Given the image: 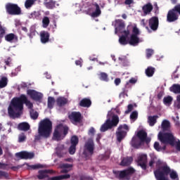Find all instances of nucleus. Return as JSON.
<instances>
[{"label": "nucleus", "instance_id": "obj_33", "mask_svg": "<svg viewBox=\"0 0 180 180\" xmlns=\"http://www.w3.org/2000/svg\"><path fill=\"white\" fill-rule=\"evenodd\" d=\"M118 60L120 61V64H122L123 67H128L130 63V62H129V59H127V57L126 56L120 57Z\"/></svg>", "mask_w": 180, "mask_h": 180}, {"label": "nucleus", "instance_id": "obj_63", "mask_svg": "<svg viewBox=\"0 0 180 180\" xmlns=\"http://www.w3.org/2000/svg\"><path fill=\"white\" fill-rule=\"evenodd\" d=\"M0 176H4L5 178H6L8 176V174L6 172L0 170Z\"/></svg>", "mask_w": 180, "mask_h": 180}, {"label": "nucleus", "instance_id": "obj_37", "mask_svg": "<svg viewBox=\"0 0 180 180\" xmlns=\"http://www.w3.org/2000/svg\"><path fill=\"white\" fill-rule=\"evenodd\" d=\"M30 115L31 117V119L33 120H37L39 117V112L37 111H35L34 109L30 110Z\"/></svg>", "mask_w": 180, "mask_h": 180}, {"label": "nucleus", "instance_id": "obj_47", "mask_svg": "<svg viewBox=\"0 0 180 180\" xmlns=\"http://www.w3.org/2000/svg\"><path fill=\"white\" fill-rule=\"evenodd\" d=\"M26 135L25 133H21L18 135V143H24V141H26Z\"/></svg>", "mask_w": 180, "mask_h": 180}, {"label": "nucleus", "instance_id": "obj_2", "mask_svg": "<svg viewBox=\"0 0 180 180\" xmlns=\"http://www.w3.org/2000/svg\"><path fill=\"white\" fill-rule=\"evenodd\" d=\"M53 130V122L50 119L45 118L40 121L38 127V135L34 136L35 141H39L42 139H49L51 136Z\"/></svg>", "mask_w": 180, "mask_h": 180}, {"label": "nucleus", "instance_id": "obj_40", "mask_svg": "<svg viewBox=\"0 0 180 180\" xmlns=\"http://www.w3.org/2000/svg\"><path fill=\"white\" fill-rule=\"evenodd\" d=\"M28 169H40V168H44L43 165L37 164V165H27Z\"/></svg>", "mask_w": 180, "mask_h": 180}, {"label": "nucleus", "instance_id": "obj_46", "mask_svg": "<svg viewBox=\"0 0 180 180\" xmlns=\"http://www.w3.org/2000/svg\"><path fill=\"white\" fill-rule=\"evenodd\" d=\"M172 99L173 98L170 96L165 97L163 98V103H165V105H171L172 103Z\"/></svg>", "mask_w": 180, "mask_h": 180}, {"label": "nucleus", "instance_id": "obj_30", "mask_svg": "<svg viewBox=\"0 0 180 180\" xmlns=\"http://www.w3.org/2000/svg\"><path fill=\"white\" fill-rule=\"evenodd\" d=\"M136 137L144 143V140L146 139V137H147V132L144 130H140L137 132Z\"/></svg>", "mask_w": 180, "mask_h": 180}, {"label": "nucleus", "instance_id": "obj_6", "mask_svg": "<svg viewBox=\"0 0 180 180\" xmlns=\"http://www.w3.org/2000/svg\"><path fill=\"white\" fill-rule=\"evenodd\" d=\"M113 174L117 178V179L123 180L126 179V178H128V176H131V175H133L134 172H136V169L133 167H129L128 169H124V170H113Z\"/></svg>", "mask_w": 180, "mask_h": 180}, {"label": "nucleus", "instance_id": "obj_54", "mask_svg": "<svg viewBox=\"0 0 180 180\" xmlns=\"http://www.w3.org/2000/svg\"><path fill=\"white\" fill-rule=\"evenodd\" d=\"M95 128L91 127L88 131L89 136H91V137H94L95 136Z\"/></svg>", "mask_w": 180, "mask_h": 180}, {"label": "nucleus", "instance_id": "obj_45", "mask_svg": "<svg viewBox=\"0 0 180 180\" xmlns=\"http://www.w3.org/2000/svg\"><path fill=\"white\" fill-rule=\"evenodd\" d=\"M36 0H26L25 3V7L26 9H29L30 8H32V5H34V1Z\"/></svg>", "mask_w": 180, "mask_h": 180}, {"label": "nucleus", "instance_id": "obj_20", "mask_svg": "<svg viewBox=\"0 0 180 180\" xmlns=\"http://www.w3.org/2000/svg\"><path fill=\"white\" fill-rule=\"evenodd\" d=\"M41 43L46 44L50 41V33L47 31H43L40 33Z\"/></svg>", "mask_w": 180, "mask_h": 180}, {"label": "nucleus", "instance_id": "obj_1", "mask_svg": "<svg viewBox=\"0 0 180 180\" xmlns=\"http://www.w3.org/2000/svg\"><path fill=\"white\" fill-rule=\"evenodd\" d=\"M23 105H25L28 109H33V103L27 99V96L21 94L19 97L13 98L8 108V113L11 119H16L20 116V112L23 110Z\"/></svg>", "mask_w": 180, "mask_h": 180}, {"label": "nucleus", "instance_id": "obj_8", "mask_svg": "<svg viewBox=\"0 0 180 180\" xmlns=\"http://www.w3.org/2000/svg\"><path fill=\"white\" fill-rule=\"evenodd\" d=\"M6 11L11 15H22V8L16 4L8 3L6 4Z\"/></svg>", "mask_w": 180, "mask_h": 180}, {"label": "nucleus", "instance_id": "obj_18", "mask_svg": "<svg viewBox=\"0 0 180 180\" xmlns=\"http://www.w3.org/2000/svg\"><path fill=\"white\" fill-rule=\"evenodd\" d=\"M122 126H119L117 131H116L117 140L118 143H122V140L126 137L127 132L124 130H122Z\"/></svg>", "mask_w": 180, "mask_h": 180}, {"label": "nucleus", "instance_id": "obj_50", "mask_svg": "<svg viewBox=\"0 0 180 180\" xmlns=\"http://www.w3.org/2000/svg\"><path fill=\"white\" fill-rule=\"evenodd\" d=\"M146 58H150L153 56V54H154V50L151 49H146Z\"/></svg>", "mask_w": 180, "mask_h": 180}, {"label": "nucleus", "instance_id": "obj_25", "mask_svg": "<svg viewBox=\"0 0 180 180\" xmlns=\"http://www.w3.org/2000/svg\"><path fill=\"white\" fill-rule=\"evenodd\" d=\"M67 103H68V100H67V98H65V97L60 96L58 97L56 99V105L59 108H63V106H65Z\"/></svg>", "mask_w": 180, "mask_h": 180}, {"label": "nucleus", "instance_id": "obj_41", "mask_svg": "<svg viewBox=\"0 0 180 180\" xmlns=\"http://www.w3.org/2000/svg\"><path fill=\"white\" fill-rule=\"evenodd\" d=\"M49 25H50V18L49 17L45 16L42 19V26L44 28L49 27Z\"/></svg>", "mask_w": 180, "mask_h": 180}, {"label": "nucleus", "instance_id": "obj_5", "mask_svg": "<svg viewBox=\"0 0 180 180\" xmlns=\"http://www.w3.org/2000/svg\"><path fill=\"white\" fill-rule=\"evenodd\" d=\"M158 137L162 144H170V146H175V137L172 133L159 132Z\"/></svg>", "mask_w": 180, "mask_h": 180}, {"label": "nucleus", "instance_id": "obj_9", "mask_svg": "<svg viewBox=\"0 0 180 180\" xmlns=\"http://www.w3.org/2000/svg\"><path fill=\"white\" fill-rule=\"evenodd\" d=\"M133 29V25H127V29L124 30L123 32H121L123 35L120 37L119 39V43L120 44H122V46H126V44H129V36H130V32H131V30Z\"/></svg>", "mask_w": 180, "mask_h": 180}, {"label": "nucleus", "instance_id": "obj_62", "mask_svg": "<svg viewBox=\"0 0 180 180\" xmlns=\"http://www.w3.org/2000/svg\"><path fill=\"white\" fill-rule=\"evenodd\" d=\"M122 82V79H120V78H116L114 81V84L115 85H116V86H118V85H120Z\"/></svg>", "mask_w": 180, "mask_h": 180}, {"label": "nucleus", "instance_id": "obj_61", "mask_svg": "<svg viewBox=\"0 0 180 180\" xmlns=\"http://www.w3.org/2000/svg\"><path fill=\"white\" fill-rule=\"evenodd\" d=\"M60 180L61 179H70L71 178V175L70 174H63L60 176Z\"/></svg>", "mask_w": 180, "mask_h": 180}, {"label": "nucleus", "instance_id": "obj_52", "mask_svg": "<svg viewBox=\"0 0 180 180\" xmlns=\"http://www.w3.org/2000/svg\"><path fill=\"white\" fill-rule=\"evenodd\" d=\"M6 33V30H5V28L0 24V37H4Z\"/></svg>", "mask_w": 180, "mask_h": 180}, {"label": "nucleus", "instance_id": "obj_3", "mask_svg": "<svg viewBox=\"0 0 180 180\" xmlns=\"http://www.w3.org/2000/svg\"><path fill=\"white\" fill-rule=\"evenodd\" d=\"M68 127L64 126L63 124L56 125L53 134V140H55V141H60V140H63V138H61L63 135V137H65V136L68 134Z\"/></svg>", "mask_w": 180, "mask_h": 180}, {"label": "nucleus", "instance_id": "obj_57", "mask_svg": "<svg viewBox=\"0 0 180 180\" xmlns=\"http://www.w3.org/2000/svg\"><path fill=\"white\" fill-rule=\"evenodd\" d=\"M173 9L177 13V15H180V4L175 6Z\"/></svg>", "mask_w": 180, "mask_h": 180}, {"label": "nucleus", "instance_id": "obj_15", "mask_svg": "<svg viewBox=\"0 0 180 180\" xmlns=\"http://www.w3.org/2000/svg\"><path fill=\"white\" fill-rule=\"evenodd\" d=\"M69 119L72 123H81L82 115L79 112H72L69 115Z\"/></svg>", "mask_w": 180, "mask_h": 180}, {"label": "nucleus", "instance_id": "obj_14", "mask_svg": "<svg viewBox=\"0 0 180 180\" xmlns=\"http://www.w3.org/2000/svg\"><path fill=\"white\" fill-rule=\"evenodd\" d=\"M138 165L144 171L147 169V155L141 154L138 157Z\"/></svg>", "mask_w": 180, "mask_h": 180}, {"label": "nucleus", "instance_id": "obj_23", "mask_svg": "<svg viewBox=\"0 0 180 180\" xmlns=\"http://www.w3.org/2000/svg\"><path fill=\"white\" fill-rule=\"evenodd\" d=\"M131 162H133V158L126 157L122 158L120 165H121V167H129Z\"/></svg>", "mask_w": 180, "mask_h": 180}, {"label": "nucleus", "instance_id": "obj_60", "mask_svg": "<svg viewBox=\"0 0 180 180\" xmlns=\"http://www.w3.org/2000/svg\"><path fill=\"white\" fill-rule=\"evenodd\" d=\"M129 88V82H127L125 84L124 88H122V94H127L129 92V90L127 89Z\"/></svg>", "mask_w": 180, "mask_h": 180}, {"label": "nucleus", "instance_id": "obj_12", "mask_svg": "<svg viewBox=\"0 0 180 180\" xmlns=\"http://www.w3.org/2000/svg\"><path fill=\"white\" fill-rule=\"evenodd\" d=\"M179 18V15L174 11V8L169 10L167 15V22L172 23V22H176Z\"/></svg>", "mask_w": 180, "mask_h": 180}, {"label": "nucleus", "instance_id": "obj_16", "mask_svg": "<svg viewBox=\"0 0 180 180\" xmlns=\"http://www.w3.org/2000/svg\"><path fill=\"white\" fill-rule=\"evenodd\" d=\"M55 150L58 158H64L67 154V149H65V146L64 145H58Z\"/></svg>", "mask_w": 180, "mask_h": 180}, {"label": "nucleus", "instance_id": "obj_10", "mask_svg": "<svg viewBox=\"0 0 180 180\" xmlns=\"http://www.w3.org/2000/svg\"><path fill=\"white\" fill-rule=\"evenodd\" d=\"M15 157H17V158H20V160H32V158H34V153L21 151L15 153Z\"/></svg>", "mask_w": 180, "mask_h": 180}, {"label": "nucleus", "instance_id": "obj_31", "mask_svg": "<svg viewBox=\"0 0 180 180\" xmlns=\"http://www.w3.org/2000/svg\"><path fill=\"white\" fill-rule=\"evenodd\" d=\"M44 5L47 9H54L56 8V1L49 0V1H44Z\"/></svg>", "mask_w": 180, "mask_h": 180}, {"label": "nucleus", "instance_id": "obj_26", "mask_svg": "<svg viewBox=\"0 0 180 180\" xmlns=\"http://www.w3.org/2000/svg\"><path fill=\"white\" fill-rule=\"evenodd\" d=\"M18 129L21 131H28L30 130V124L27 122H21L18 124Z\"/></svg>", "mask_w": 180, "mask_h": 180}, {"label": "nucleus", "instance_id": "obj_36", "mask_svg": "<svg viewBox=\"0 0 180 180\" xmlns=\"http://www.w3.org/2000/svg\"><path fill=\"white\" fill-rule=\"evenodd\" d=\"M154 72H155V68L153 67H148L146 70V75L147 77H153L154 75Z\"/></svg>", "mask_w": 180, "mask_h": 180}, {"label": "nucleus", "instance_id": "obj_64", "mask_svg": "<svg viewBox=\"0 0 180 180\" xmlns=\"http://www.w3.org/2000/svg\"><path fill=\"white\" fill-rule=\"evenodd\" d=\"M49 180H61V179L60 176H56L49 178Z\"/></svg>", "mask_w": 180, "mask_h": 180}, {"label": "nucleus", "instance_id": "obj_24", "mask_svg": "<svg viewBox=\"0 0 180 180\" xmlns=\"http://www.w3.org/2000/svg\"><path fill=\"white\" fill-rule=\"evenodd\" d=\"M153 7L151 3H148L142 7V11L145 15H148L149 13H151V12L153 11Z\"/></svg>", "mask_w": 180, "mask_h": 180}, {"label": "nucleus", "instance_id": "obj_58", "mask_svg": "<svg viewBox=\"0 0 180 180\" xmlns=\"http://www.w3.org/2000/svg\"><path fill=\"white\" fill-rule=\"evenodd\" d=\"M155 160L156 158H151L150 160L149 161V167H151V168L154 167V164H155Z\"/></svg>", "mask_w": 180, "mask_h": 180}, {"label": "nucleus", "instance_id": "obj_34", "mask_svg": "<svg viewBox=\"0 0 180 180\" xmlns=\"http://www.w3.org/2000/svg\"><path fill=\"white\" fill-rule=\"evenodd\" d=\"M54 103H56V99L54 97L49 96L48 98L47 106L49 109H53L54 108Z\"/></svg>", "mask_w": 180, "mask_h": 180}, {"label": "nucleus", "instance_id": "obj_11", "mask_svg": "<svg viewBox=\"0 0 180 180\" xmlns=\"http://www.w3.org/2000/svg\"><path fill=\"white\" fill-rule=\"evenodd\" d=\"M148 25L151 30H153V32H157V30H158V26L160 25V20H158V17L153 16L150 18L148 20Z\"/></svg>", "mask_w": 180, "mask_h": 180}, {"label": "nucleus", "instance_id": "obj_43", "mask_svg": "<svg viewBox=\"0 0 180 180\" xmlns=\"http://www.w3.org/2000/svg\"><path fill=\"white\" fill-rule=\"evenodd\" d=\"M171 179L173 180H179V177L178 176V173L174 170H171L170 173L169 174Z\"/></svg>", "mask_w": 180, "mask_h": 180}, {"label": "nucleus", "instance_id": "obj_4", "mask_svg": "<svg viewBox=\"0 0 180 180\" xmlns=\"http://www.w3.org/2000/svg\"><path fill=\"white\" fill-rule=\"evenodd\" d=\"M119 116L113 115L112 117V120L108 118L106 120L105 123L102 124L101 127V131L103 133L105 131H108V130L113 129V127H116L119 124Z\"/></svg>", "mask_w": 180, "mask_h": 180}, {"label": "nucleus", "instance_id": "obj_21", "mask_svg": "<svg viewBox=\"0 0 180 180\" xmlns=\"http://www.w3.org/2000/svg\"><path fill=\"white\" fill-rule=\"evenodd\" d=\"M48 174H53V170H50V169L39 170L37 178L38 179H44V178L49 177Z\"/></svg>", "mask_w": 180, "mask_h": 180}, {"label": "nucleus", "instance_id": "obj_19", "mask_svg": "<svg viewBox=\"0 0 180 180\" xmlns=\"http://www.w3.org/2000/svg\"><path fill=\"white\" fill-rule=\"evenodd\" d=\"M144 144V142L139 139L137 136H133L131 141V146L134 148L139 149Z\"/></svg>", "mask_w": 180, "mask_h": 180}, {"label": "nucleus", "instance_id": "obj_13", "mask_svg": "<svg viewBox=\"0 0 180 180\" xmlns=\"http://www.w3.org/2000/svg\"><path fill=\"white\" fill-rule=\"evenodd\" d=\"M27 95H29L30 96L31 99H33V101H41L43 98V94L41 93H39L33 89H28L27 91Z\"/></svg>", "mask_w": 180, "mask_h": 180}, {"label": "nucleus", "instance_id": "obj_32", "mask_svg": "<svg viewBox=\"0 0 180 180\" xmlns=\"http://www.w3.org/2000/svg\"><path fill=\"white\" fill-rule=\"evenodd\" d=\"M169 91L173 94H180V84H174L169 88Z\"/></svg>", "mask_w": 180, "mask_h": 180}, {"label": "nucleus", "instance_id": "obj_42", "mask_svg": "<svg viewBox=\"0 0 180 180\" xmlns=\"http://www.w3.org/2000/svg\"><path fill=\"white\" fill-rule=\"evenodd\" d=\"M154 148L157 151H161V150H166L167 146L165 145H164L163 146H160V143L155 142V143H154Z\"/></svg>", "mask_w": 180, "mask_h": 180}, {"label": "nucleus", "instance_id": "obj_55", "mask_svg": "<svg viewBox=\"0 0 180 180\" xmlns=\"http://www.w3.org/2000/svg\"><path fill=\"white\" fill-rule=\"evenodd\" d=\"M60 168H65L68 169V168H72V165H70L68 163H64L60 165Z\"/></svg>", "mask_w": 180, "mask_h": 180}, {"label": "nucleus", "instance_id": "obj_27", "mask_svg": "<svg viewBox=\"0 0 180 180\" xmlns=\"http://www.w3.org/2000/svg\"><path fill=\"white\" fill-rule=\"evenodd\" d=\"M5 40L6 41H9L10 43H12V41H18V36H16L15 34L10 33L5 36Z\"/></svg>", "mask_w": 180, "mask_h": 180}, {"label": "nucleus", "instance_id": "obj_59", "mask_svg": "<svg viewBox=\"0 0 180 180\" xmlns=\"http://www.w3.org/2000/svg\"><path fill=\"white\" fill-rule=\"evenodd\" d=\"M176 108H177V109H180V95L176 96Z\"/></svg>", "mask_w": 180, "mask_h": 180}, {"label": "nucleus", "instance_id": "obj_56", "mask_svg": "<svg viewBox=\"0 0 180 180\" xmlns=\"http://www.w3.org/2000/svg\"><path fill=\"white\" fill-rule=\"evenodd\" d=\"M131 110H133V105H132V104H129L127 106V110H125V115H129V113H130V112H131Z\"/></svg>", "mask_w": 180, "mask_h": 180}, {"label": "nucleus", "instance_id": "obj_49", "mask_svg": "<svg viewBox=\"0 0 180 180\" xmlns=\"http://www.w3.org/2000/svg\"><path fill=\"white\" fill-rule=\"evenodd\" d=\"M77 151V146L75 145H71L69 148V153L70 155H74L75 154V152Z\"/></svg>", "mask_w": 180, "mask_h": 180}, {"label": "nucleus", "instance_id": "obj_22", "mask_svg": "<svg viewBox=\"0 0 180 180\" xmlns=\"http://www.w3.org/2000/svg\"><path fill=\"white\" fill-rule=\"evenodd\" d=\"M79 105L82 108H90L92 105V101L89 98H84L80 101Z\"/></svg>", "mask_w": 180, "mask_h": 180}, {"label": "nucleus", "instance_id": "obj_38", "mask_svg": "<svg viewBox=\"0 0 180 180\" xmlns=\"http://www.w3.org/2000/svg\"><path fill=\"white\" fill-rule=\"evenodd\" d=\"M8 85V77H3L0 79V89L5 88Z\"/></svg>", "mask_w": 180, "mask_h": 180}, {"label": "nucleus", "instance_id": "obj_7", "mask_svg": "<svg viewBox=\"0 0 180 180\" xmlns=\"http://www.w3.org/2000/svg\"><path fill=\"white\" fill-rule=\"evenodd\" d=\"M132 34L130 37L128 38V43L130 46H137L140 43V38L139 35L140 34V30L137 26H132Z\"/></svg>", "mask_w": 180, "mask_h": 180}, {"label": "nucleus", "instance_id": "obj_39", "mask_svg": "<svg viewBox=\"0 0 180 180\" xmlns=\"http://www.w3.org/2000/svg\"><path fill=\"white\" fill-rule=\"evenodd\" d=\"M78 143H79V139H78V136L74 135L71 137L70 139V144L71 146H78Z\"/></svg>", "mask_w": 180, "mask_h": 180}, {"label": "nucleus", "instance_id": "obj_44", "mask_svg": "<svg viewBox=\"0 0 180 180\" xmlns=\"http://www.w3.org/2000/svg\"><path fill=\"white\" fill-rule=\"evenodd\" d=\"M98 160L99 161H106V160H109L110 158V155L109 154H102L98 155Z\"/></svg>", "mask_w": 180, "mask_h": 180}, {"label": "nucleus", "instance_id": "obj_28", "mask_svg": "<svg viewBox=\"0 0 180 180\" xmlns=\"http://www.w3.org/2000/svg\"><path fill=\"white\" fill-rule=\"evenodd\" d=\"M94 6H95L96 10L94 12L91 13L92 18H98V16H101V13H102V11H101V7H99V4L97 3H95L93 4Z\"/></svg>", "mask_w": 180, "mask_h": 180}, {"label": "nucleus", "instance_id": "obj_35", "mask_svg": "<svg viewBox=\"0 0 180 180\" xmlns=\"http://www.w3.org/2000/svg\"><path fill=\"white\" fill-rule=\"evenodd\" d=\"M171 126V124L169 123V121L165 120L162 122V129L164 131H166L167 130H169V127Z\"/></svg>", "mask_w": 180, "mask_h": 180}, {"label": "nucleus", "instance_id": "obj_48", "mask_svg": "<svg viewBox=\"0 0 180 180\" xmlns=\"http://www.w3.org/2000/svg\"><path fill=\"white\" fill-rule=\"evenodd\" d=\"M100 79L101 81H105V82H108V81H109V78L108 77V74L105 72H101L100 74Z\"/></svg>", "mask_w": 180, "mask_h": 180}, {"label": "nucleus", "instance_id": "obj_51", "mask_svg": "<svg viewBox=\"0 0 180 180\" xmlns=\"http://www.w3.org/2000/svg\"><path fill=\"white\" fill-rule=\"evenodd\" d=\"M37 18H39V12L37 11H34L29 15L30 19H36Z\"/></svg>", "mask_w": 180, "mask_h": 180}, {"label": "nucleus", "instance_id": "obj_29", "mask_svg": "<svg viewBox=\"0 0 180 180\" xmlns=\"http://www.w3.org/2000/svg\"><path fill=\"white\" fill-rule=\"evenodd\" d=\"M158 115H153L149 116L148 117V123L150 127H153L155 125V123H157V120L158 119Z\"/></svg>", "mask_w": 180, "mask_h": 180}, {"label": "nucleus", "instance_id": "obj_17", "mask_svg": "<svg viewBox=\"0 0 180 180\" xmlns=\"http://www.w3.org/2000/svg\"><path fill=\"white\" fill-rule=\"evenodd\" d=\"M84 148L92 155L94 154V150H95V143H94V139L90 138L86 141L84 144Z\"/></svg>", "mask_w": 180, "mask_h": 180}, {"label": "nucleus", "instance_id": "obj_53", "mask_svg": "<svg viewBox=\"0 0 180 180\" xmlns=\"http://www.w3.org/2000/svg\"><path fill=\"white\" fill-rule=\"evenodd\" d=\"M138 117H139V113L137 112V111H133L130 115V117L132 120H136L137 119Z\"/></svg>", "mask_w": 180, "mask_h": 180}]
</instances>
